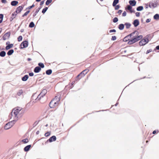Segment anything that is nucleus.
I'll use <instances>...</instances> for the list:
<instances>
[{
	"label": "nucleus",
	"mask_w": 159,
	"mask_h": 159,
	"mask_svg": "<svg viewBox=\"0 0 159 159\" xmlns=\"http://www.w3.org/2000/svg\"><path fill=\"white\" fill-rule=\"evenodd\" d=\"M139 33L137 31H135L129 34L131 39L128 42V44H131L134 43L143 38L142 35H138Z\"/></svg>",
	"instance_id": "1"
},
{
	"label": "nucleus",
	"mask_w": 159,
	"mask_h": 159,
	"mask_svg": "<svg viewBox=\"0 0 159 159\" xmlns=\"http://www.w3.org/2000/svg\"><path fill=\"white\" fill-rule=\"evenodd\" d=\"M47 93V91L46 89H43L40 93L38 95L37 98L35 99V100L38 99V100L40 101L41 103H43L44 102L42 101V99L43 98V96L46 94Z\"/></svg>",
	"instance_id": "4"
},
{
	"label": "nucleus",
	"mask_w": 159,
	"mask_h": 159,
	"mask_svg": "<svg viewBox=\"0 0 159 159\" xmlns=\"http://www.w3.org/2000/svg\"><path fill=\"white\" fill-rule=\"evenodd\" d=\"M120 8V6H119V5H117L115 6V9L116 10H118Z\"/></svg>",
	"instance_id": "43"
},
{
	"label": "nucleus",
	"mask_w": 159,
	"mask_h": 159,
	"mask_svg": "<svg viewBox=\"0 0 159 159\" xmlns=\"http://www.w3.org/2000/svg\"><path fill=\"white\" fill-rule=\"evenodd\" d=\"M27 60L28 61H30L31 60V59L30 58H28L27 59Z\"/></svg>",
	"instance_id": "60"
},
{
	"label": "nucleus",
	"mask_w": 159,
	"mask_h": 159,
	"mask_svg": "<svg viewBox=\"0 0 159 159\" xmlns=\"http://www.w3.org/2000/svg\"><path fill=\"white\" fill-rule=\"evenodd\" d=\"M44 1H42L40 2V5H42L44 4Z\"/></svg>",
	"instance_id": "54"
},
{
	"label": "nucleus",
	"mask_w": 159,
	"mask_h": 159,
	"mask_svg": "<svg viewBox=\"0 0 159 159\" xmlns=\"http://www.w3.org/2000/svg\"><path fill=\"white\" fill-rule=\"evenodd\" d=\"M133 24L134 27H136L139 24V21L137 19L135 20H134Z\"/></svg>",
	"instance_id": "15"
},
{
	"label": "nucleus",
	"mask_w": 159,
	"mask_h": 159,
	"mask_svg": "<svg viewBox=\"0 0 159 159\" xmlns=\"http://www.w3.org/2000/svg\"><path fill=\"white\" fill-rule=\"evenodd\" d=\"M10 43V42L9 41H7L6 42V44L7 45H8Z\"/></svg>",
	"instance_id": "58"
},
{
	"label": "nucleus",
	"mask_w": 159,
	"mask_h": 159,
	"mask_svg": "<svg viewBox=\"0 0 159 159\" xmlns=\"http://www.w3.org/2000/svg\"><path fill=\"white\" fill-rule=\"evenodd\" d=\"M116 36H112V38H111V40H113V41H114V40H116Z\"/></svg>",
	"instance_id": "45"
},
{
	"label": "nucleus",
	"mask_w": 159,
	"mask_h": 159,
	"mask_svg": "<svg viewBox=\"0 0 159 159\" xmlns=\"http://www.w3.org/2000/svg\"><path fill=\"white\" fill-rule=\"evenodd\" d=\"M17 121L16 120L13 119V120L7 123L5 126L4 129H8L11 127Z\"/></svg>",
	"instance_id": "5"
},
{
	"label": "nucleus",
	"mask_w": 159,
	"mask_h": 159,
	"mask_svg": "<svg viewBox=\"0 0 159 159\" xmlns=\"http://www.w3.org/2000/svg\"><path fill=\"white\" fill-rule=\"evenodd\" d=\"M52 72V71L51 69H49L47 70L46 71V74L47 75H51Z\"/></svg>",
	"instance_id": "27"
},
{
	"label": "nucleus",
	"mask_w": 159,
	"mask_h": 159,
	"mask_svg": "<svg viewBox=\"0 0 159 159\" xmlns=\"http://www.w3.org/2000/svg\"><path fill=\"white\" fill-rule=\"evenodd\" d=\"M148 36H147L141 40L139 42V44L140 46H143L147 43L148 42Z\"/></svg>",
	"instance_id": "6"
},
{
	"label": "nucleus",
	"mask_w": 159,
	"mask_h": 159,
	"mask_svg": "<svg viewBox=\"0 0 159 159\" xmlns=\"http://www.w3.org/2000/svg\"><path fill=\"white\" fill-rule=\"evenodd\" d=\"M57 97L56 96L55 98L52 100L50 102L49 106L51 108H53L58 105V101H60V99H59V97L58 98V99H57Z\"/></svg>",
	"instance_id": "3"
},
{
	"label": "nucleus",
	"mask_w": 159,
	"mask_h": 159,
	"mask_svg": "<svg viewBox=\"0 0 159 159\" xmlns=\"http://www.w3.org/2000/svg\"><path fill=\"white\" fill-rule=\"evenodd\" d=\"M124 27V25L123 24H121L119 25L118 26V28L120 30H123Z\"/></svg>",
	"instance_id": "24"
},
{
	"label": "nucleus",
	"mask_w": 159,
	"mask_h": 159,
	"mask_svg": "<svg viewBox=\"0 0 159 159\" xmlns=\"http://www.w3.org/2000/svg\"><path fill=\"white\" fill-rule=\"evenodd\" d=\"M1 2L2 3H5L7 2V1L6 0H2Z\"/></svg>",
	"instance_id": "52"
},
{
	"label": "nucleus",
	"mask_w": 159,
	"mask_h": 159,
	"mask_svg": "<svg viewBox=\"0 0 159 159\" xmlns=\"http://www.w3.org/2000/svg\"><path fill=\"white\" fill-rule=\"evenodd\" d=\"M31 147V145H28L26 146L24 148V151L25 152L28 151L29 150Z\"/></svg>",
	"instance_id": "20"
},
{
	"label": "nucleus",
	"mask_w": 159,
	"mask_h": 159,
	"mask_svg": "<svg viewBox=\"0 0 159 159\" xmlns=\"http://www.w3.org/2000/svg\"><path fill=\"white\" fill-rule=\"evenodd\" d=\"M2 20H3V19L0 20V23H1L2 22Z\"/></svg>",
	"instance_id": "63"
},
{
	"label": "nucleus",
	"mask_w": 159,
	"mask_h": 159,
	"mask_svg": "<svg viewBox=\"0 0 159 159\" xmlns=\"http://www.w3.org/2000/svg\"><path fill=\"white\" fill-rule=\"evenodd\" d=\"M23 8V7L21 6H20L17 7L16 10L15 12L16 13H18L20 12Z\"/></svg>",
	"instance_id": "12"
},
{
	"label": "nucleus",
	"mask_w": 159,
	"mask_h": 159,
	"mask_svg": "<svg viewBox=\"0 0 159 159\" xmlns=\"http://www.w3.org/2000/svg\"><path fill=\"white\" fill-rule=\"evenodd\" d=\"M28 42L26 41L23 42L20 44L21 48H26L28 46Z\"/></svg>",
	"instance_id": "8"
},
{
	"label": "nucleus",
	"mask_w": 159,
	"mask_h": 159,
	"mask_svg": "<svg viewBox=\"0 0 159 159\" xmlns=\"http://www.w3.org/2000/svg\"><path fill=\"white\" fill-rule=\"evenodd\" d=\"M116 32V30L115 29L111 30H109L110 33L115 32Z\"/></svg>",
	"instance_id": "47"
},
{
	"label": "nucleus",
	"mask_w": 159,
	"mask_h": 159,
	"mask_svg": "<svg viewBox=\"0 0 159 159\" xmlns=\"http://www.w3.org/2000/svg\"><path fill=\"white\" fill-rule=\"evenodd\" d=\"M23 93V91L22 90H20L17 93V95L18 96L20 95Z\"/></svg>",
	"instance_id": "37"
},
{
	"label": "nucleus",
	"mask_w": 159,
	"mask_h": 159,
	"mask_svg": "<svg viewBox=\"0 0 159 159\" xmlns=\"http://www.w3.org/2000/svg\"><path fill=\"white\" fill-rule=\"evenodd\" d=\"M3 15L2 14H0V19H3Z\"/></svg>",
	"instance_id": "50"
},
{
	"label": "nucleus",
	"mask_w": 159,
	"mask_h": 159,
	"mask_svg": "<svg viewBox=\"0 0 159 159\" xmlns=\"http://www.w3.org/2000/svg\"><path fill=\"white\" fill-rule=\"evenodd\" d=\"M34 7V4H33L32 6H30L29 7H28V9H31V8H33V7Z\"/></svg>",
	"instance_id": "44"
},
{
	"label": "nucleus",
	"mask_w": 159,
	"mask_h": 159,
	"mask_svg": "<svg viewBox=\"0 0 159 159\" xmlns=\"http://www.w3.org/2000/svg\"><path fill=\"white\" fill-rule=\"evenodd\" d=\"M156 48L157 49L159 50V45L157 46Z\"/></svg>",
	"instance_id": "57"
},
{
	"label": "nucleus",
	"mask_w": 159,
	"mask_h": 159,
	"mask_svg": "<svg viewBox=\"0 0 159 159\" xmlns=\"http://www.w3.org/2000/svg\"><path fill=\"white\" fill-rule=\"evenodd\" d=\"M22 142L24 143H26L28 142V140L27 139H25L22 140Z\"/></svg>",
	"instance_id": "38"
},
{
	"label": "nucleus",
	"mask_w": 159,
	"mask_h": 159,
	"mask_svg": "<svg viewBox=\"0 0 159 159\" xmlns=\"http://www.w3.org/2000/svg\"><path fill=\"white\" fill-rule=\"evenodd\" d=\"M34 75V73L33 72H31L29 73V75L30 76H33Z\"/></svg>",
	"instance_id": "53"
},
{
	"label": "nucleus",
	"mask_w": 159,
	"mask_h": 159,
	"mask_svg": "<svg viewBox=\"0 0 159 159\" xmlns=\"http://www.w3.org/2000/svg\"><path fill=\"white\" fill-rule=\"evenodd\" d=\"M119 2V0H114L112 3V6L113 7H115L116 5Z\"/></svg>",
	"instance_id": "26"
},
{
	"label": "nucleus",
	"mask_w": 159,
	"mask_h": 159,
	"mask_svg": "<svg viewBox=\"0 0 159 159\" xmlns=\"http://www.w3.org/2000/svg\"><path fill=\"white\" fill-rule=\"evenodd\" d=\"M156 133V130H154L153 131L152 133L153 134H155Z\"/></svg>",
	"instance_id": "59"
},
{
	"label": "nucleus",
	"mask_w": 159,
	"mask_h": 159,
	"mask_svg": "<svg viewBox=\"0 0 159 159\" xmlns=\"http://www.w3.org/2000/svg\"><path fill=\"white\" fill-rule=\"evenodd\" d=\"M149 7L152 8H155L156 6L157 5L156 3H153L152 2H150L149 3Z\"/></svg>",
	"instance_id": "10"
},
{
	"label": "nucleus",
	"mask_w": 159,
	"mask_h": 159,
	"mask_svg": "<svg viewBox=\"0 0 159 159\" xmlns=\"http://www.w3.org/2000/svg\"><path fill=\"white\" fill-rule=\"evenodd\" d=\"M14 52V50L13 49H11L9 50L7 52V54L8 55H11Z\"/></svg>",
	"instance_id": "28"
},
{
	"label": "nucleus",
	"mask_w": 159,
	"mask_h": 159,
	"mask_svg": "<svg viewBox=\"0 0 159 159\" xmlns=\"http://www.w3.org/2000/svg\"><path fill=\"white\" fill-rule=\"evenodd\" d=\"M125 25L127 29L129 28L131 26V24L129 23H126Z\"/></svg>",
	"instance_id": "32"
},
{
	"label": "nucleus",
	"mask_w": 159,
	"mask_h": 159,
	"mask_svg": "<svg viewBox=\"0 0 159 159\" xmlns=\"http://www.w3.org/2000/svg\"><path fill=\"white\" fill-rule=\"evenodd\" d=\"M39 66L41 68H43L44 67V64L41 62L39 63L38 64Z\"/></svg>",
	"instance_id": "33"
},
{
	"label": "nucleus",
	"mask_w": 159,
	"mask_h": 159,
	"mask_svg": "<svg viewBox=\"0 0 159 159\" xmlns=\"http://www.w3.org/2000/svg\"><path fill=\"white\" fill-rule=\"evenodd\" d=\"M41 7H39L37 8L35 11V12L33 14V16L34 17L37 15V14L38 13L40 10V9Z\"/></svg>",
	"instance_id": "21"
},
{
	"label": "nucleus",
	"mask_w": 159,
	"mask_h": 159,
	"mask_svg": "<svg viewBox=\"0 0 159 159\" xmlns=\"http://www.w3.org/2000/svg\"><path fill=\"white\" fill-rule=\"evenodd\" d=\"M36 95V93H34L32 95V98L33 99H35V101H36V102H36L37 100L40 101L39 100H38V99H37V100H35V99L37 98H36V97H35V96Z\"/></svg>",
	"instance_id": "31"
},
{
	"label": "nucleus",
	"mask_w": 159,
	"mask_h": 159,
	"mask_svg": "<svg viewBox=\"0 0 159 159\" xmlns=\"http://www.w3.org/2000/svg\"><path fill=\"white\" fill-rule=\"evenodd\" d=\"M131 39V37L129 34L125 37L123 39V40L124 42H126L129 40V41Z\"/></svg>",
	"instance_id": "14"
},
{
	"label": "nucleus",
	"mask_w": 159,
	"mask_h": 159,
	"mask_svg": "<svg viewBox=\"0 0 159 159\" xmlns=\"http://www.w3.org/2000/svg\"><path fill=\"white\" fill-rule=\"evenodd\" d=\"M24 31V29H22L20 30V32H23Z\"/></svg>",
	"instance_id": "62"
},
{
	"label": "nucleus",
	"mask_w": 159,
	"mask_h": 159,
	"mask_svg": "<svg viewBox=\"0 0 159 159\" xmlns=\"http://www.w3.org/2000/svg\"><path fill=\"white\" fill-rule=\"evenodd\" d=\"M122 12V11L121 10H119L118 11V13L119 14H121Z\"/></svg>",
	"instance_id": "55"
},
{
	"label": "nucleus",
	"mask_w": 159,
	"mask_h": 159,
	"mask_svg": "<svg viewBox=\"0 0 159 159\" xmlns=\"http://www.w3.org/2000/svg\"><path fill=\"white\" fill-rule=\"evenodd\" d=\"M75 83V82L74 81H73V82H72V83H71V84H72V85H73V84H74Z\"/></svg>",
	"instance_id": "61"
},
{
	"label": "nucleus",
	"mask_w": 159,
	"mask_h": 159,
	"mask_svg": "<svg viewBox=\"0 0 159 159\" xmlns=\"http://www.w3.org/2000/svg\"><path fill=\"white\" fill-rule=\"evenodd\" d=\"M41 70V68L39 66H37L34 68V71L35 73H38Z\"/></svg>",
	"instance_id": "13"
},
{
	"label": "nucleus",
	"mask_w": 159,
	"mask_h": 159,
	"mask_svg": "<svg viewBox=\"0 0 159 159\" xmlns=\"http://www.w3.org/2000/svg\"><path fill=\"white\" fill-rule=\"evenodd\" d=\"M52 2V0H47L46 1L45 4L47 5H48Z\"/></svg>",
	"instance_id": "36"
},
{
	"label": "nucleus",
	"mask_w": 159,
	"mask_h": 159,
	"mask_svg": "<svg viewBox=\"0 0 159 159\" xmlns=\"http://www.w3.org/2000/svg\"><path fill=\"white\" fill-rule=\"evenodd\" d=\"M56 137L55 136H52L48 139L47 142L49 141L50 142H52L56 140Z\"/></svg>",
	"instance_id": "11"
},
{
	"label": "nucleus",
	"mask_w": 159,
	"mask_h": 159,
	"mask_svg": "<svg viewBox=\"0 0 159 159\" xmlns=\"http://www.w3.org/2000/svg\"><path fill=\"white\" fill-rule=\"evenodd\" d=\"M48 9V7H46L45 8H43V9L42 11V13H43V14H44L47 10Z\"/></svg>",
	"instance_id": "35"
},
{
	"label": "nucleus",
	"mask_w": 159,
	"mask_h": 159,
	"mask_svg": "<svg viewBox=\"0 0 159 159\" xmlns=\"http://www.w3.org/2000/svg\"><path fill=\"white\" fill-rule=\"evenodd\" d=\"M34 24L33 22H31L29 25V27L30 28H33L34 26Z\"/></svg>",
	"instance_id": "34"
},
{
	"label": "nucleus",
	"mask_w": 159,
	"mask_h": 159,
	"mask_svg": "<svg viewBox=\"0 0 159 159\" xmlns=\"http://www.w3.org/2000/svg\"><path fill=\"white\" fill-rule=\"evenodd\" d=\"M17 39L18 41L20 42L22 40V37L21 36H20L18 37Z\"/></svg>",
	"instance_id": "39"
},
{
	"label": "nucleus",
	"mask_w": 159,
	"mask_h": 159,
	"mask_svg": "<svg viewBox=\"0 0 159 159\" xmlns=\"http://www.w3.org/2000/svg\"><path fill=\"white\" fill-rule=\"evenodd\" d=\"M126 15V11H124L122 14V16H125Z\"/></svg>",
	"instance_id": "48"
},
{
	"label": "nucleus",
	"mask_w": 159,
	"mask_h": 159,
	"mask_svg": "<svg viewBox=\"0 0 159 159\" xmlns=\"http://www.w3.org/2000/svg\"><path fill=\"white\" fill-rule=\"evenodd\" d=\"M118 21V19L117 17H115L113 20V22L114 23H116Z\"/></svg>",
	"instance_id": "41"
},
{
	"label": "nucleus",
	"mask_w": 159,
	"mask_h": 159,
	"mask_svg": "<svg viewBox=\"0 0 159 159\" xmlns=\"http://www.w3.org/2000/svg\"><path fill=\"white\" fill-rule=\"evenodd\" d=\"M143 7L142 6H139L137 8L136 10L138 11H140L143 9Z\"/></svg>",
	"instance_id": "29"
},
{
	"label": "nucleus",
	"mask_w": 159,
	"mask_h": 159,
	"mask_svg": "<svg viewBox=\"0 0 159 159\" xmlns=\"http://www.w3.org/2000/svg\"><path fill=\"white\" fill-rule=\"evenodd\" d=\"M6 53L4 51H2L0 52V56L1 57H4L5 56Z\"/></svg>",
	"instance_id": "25"
},
{
	"label": "nucleus",
	"mask_w": 159,
	"mask_h": 159,
	"mask_svg": "<svg viewBox=\"0 0 159 159\" xmlns=\"http://www.w3.org/2000/svg\"><path fill=\"white\" fill-rule=\"evenodd\" d=\"M89 71V70L86 69L81 72L77 76V77L80 76L81 78L84 76Z\"/></svg>",
	"instance_id": "7"
},
{
	"label": "nucleus",
	"mask_w": 159,
	"mask_h": 159,
	"mask_svg": "<svg viewBox=\"0 0 159 159\" xmlns=\"http://www.w3.org/2000/svg\"><path fill=\"white\" fill-rule=\"evenodd\" d=\"M13 46V44H9L6 47V49L7 50H8L10 48H12Z\"/></svg>",
	"instance_id": "22"
},
{
	"label": "nucleus",
	"mask_w": 159,
	"mask_h": 159,
	"mask_svg": "<svg viewBox=\"0 0 159 159\" xmlns=\"http://www.w3.org/2000/svg\"><path fill=\"white\" fill-rule=\"evenodd\" d=\"M136 16L137 17H139L140 16V13L139 12H137L135 13Z\"/></svg>",
	"instance_id": "49"
},
{
	"label": "nucleus",
	"mask_w": 159,
	"mask_h": 159,
	"mask_svg": "<svg viewBox=\"0 0 159 159\" xmlns=\"http://www.w3.org/2000/svg\"><path fill=\"white\" fill-rule=\"evenodd\" d=\"M17 14V13H16L15 12L12 14L10 18L11 21L13 19L15 18Z\"/></svg>",
	"instance_id": "16"
},
{
	"label": "nucleus",
	"mask_w": 159,
	"mask_h": 159,
	"mask_svg": "<svg viewBox=\"0 0 159 159\" xmlns=\"http://www.w3.org/2000/svg\"><path fill=\"white\" fill-rule=\"evenodd\" d=\"M151 51H152L151 50H148L147 51L146 53L147 54H148V53H149L150 52H151Z\"/></svg>",
	"instance_id": "56"
},
{
	"label": "nucleus",
	"mask_w": 159,
	"mask_h": 159,
	"mask_svg": "<svg viewBox=\"0 0 159 159\" xmlns=\"http://www.w3.org/2000/svg\"><path fill=\"white\" fill-rule=\"evenodd\" d=\"M18 3V2L16 1H13L11 2V4L12 6H16Z\"/></svg>",
	"instance_id": "18"
},
{
	"label": "nucleus",
	"mask_w": 159,
	"mask_h": 159,
	"mask_svg": "<svg viewBox=\"0 0 159 159\" xmlns=\"http://www.w3.org/2000/svg\"><path fill=\"white\" fill-rule=\"evenodd\" d=\"M30 11H26L22 16L23 17H24L27 15L30 12Z\"/></svg>",
	"instance_id": "40"
},
{
	"label": "nucleus",
	"mask_w": 159,
	"mask_h": 159,
	"mask_svg": "<svg viewBox=\"0 0 159 159\" xmlns=\"http://www.w3.org/2000/svg\"><path fill=\"white\" fill-rule=\"evenodd\" d=\"M129 3L131 5L134 6L136 5V2L134 0H130L129 1Z\"/></svg>",
	"instance_id": "17"
},
{
	"label": "nucleus",
	"mask_w": 159,
	"mask_h": 159,
	"mask_svg": "<svg viewBox=\"0 0 159 159\" xmlns=\"http://www.w3.org/2000/svg\"><path fill=\"white\" fill-rule=\"evenodd\" d=\"M151 21V19H147L146 20V22L147 23H148L149 22H150Z\"/></svg>",
	"instance_id": "51"
},
{
	"label": "nucleus",
	"mask_w": 159,
	"mask_h": 159,
	"mask_svg": "<svg viewBox=\"0 0 159 159\" xmlns=\"http://www.w3.org/2000/svg\"><path fill=\"white\" fill-rule=\"evenodd\" d=\"M127 9L130 11V12L132 13L133 12H134V11H133L132 10V7L131 6L129 5H128L127 6Z\"/></svg>",
	"instance_id": "23"
},
{
	"label": "nucleus",
	"mask_w": 159,
	"mask_h": 159,
	"mask_svg": "<svg viewBox=\"0 0 159 159\" xmlns=\"http://www.w3.org/2000/svg\"><path fill=\"white\" fill-rule=\"evenodd\" d=\"M28 75H26L22 78L21 80L22 81H25L28 80Z\"/></svg>",
	"instance_id": "19"
},
{
	"label": "nucleus",
	"mask_w": 159,
	"mask_h": 159,
	"mask_svg": "<svg viewBox=\"0 0 159 159\" xmlns=\"http://www.w3.org/2000/svg\"><path fill=\"white\" fill-rule=\"evenodd\" d=\"M145 7L146 9H147L149 7V3L145 4Z\"/></svg>",
	"instance_id": "46"
},
{
	"label": "nucleus",
	"mask_w": 159,
	"mask_h": 159,
	"mask_svg": "<svg viewBox=\"0 0 159 159\" xmlns=\"http://www.w3.org/2000/svg\"><path fill=\"white\" fill-rule=\"evenodd\" d=\"M10 35V33L9 32L6 33L3 36V39L4 40L9 39Z\"/></svg>",
	"instance_id": "9"
},
{
	"label": "nucleus",
	"mask_w": 159,
	"mask_h": 159,
	"mask_svg": "<svg viewBox=\"0 0 159 159\" xmlns=\"http://www.w3.org/2000/svg\"><path fill=\"white\" fill-rule=\"evenodd\" d=\"M21 108L20 107H17L14 108L12 111L11 115L13 116V119L16 120L17 121L19 117V115H20L22 111H21Z\"/></svg>",
	"instance_id": "2"
},
{
	"label": "nucleus",
	"mask_w": 159,
	"mask_h": 159,
	"mask_svg": "<svg viewBox=\"0 0 159 159\" xmlns=\"http://www.w3.org/2000/svg\"><path fill=\"white\" fill-rule=\"evenodd\" d=\"M154 19L155 20H158L159 19V15L158 14H156L153 17Z\"/></svg>",
	"instance_id": "30"
},
{
	"label": "nucleus",
	"mask_w": 159,
	"mask_h": 159,
	"mask_svg": "<svg viewBox=\"0 0 159 159\" xmlns=\"http://www.w3.org/2000/svg\"><path fill=\"white\" fill-rule=\"evenodd\" d=\"M37 2H40L41 0H35Z\"/></svg>",
	"instance_id": "64"
},
{
	"label": "nucleus",
	"mask_w": 159,
	"mask_h": 159,
	"mask_svg": "<svg viewBox=\"0 0 159 159\" xmlns=\"http://www.w3.org/2000/svg\"><path fill=\"white\" fill-rule=\"evenodd\" d=\"M50 133L49 132H47L45 134V136L46 137H48L50 135Z\"/></svg>",
	"instance_id": "42"
}]
</instances>
